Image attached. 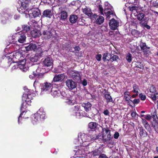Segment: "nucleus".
Returning <instances> with one entry per match:
<instances>
[{
	"instance_id": "nucleus-1",
	"label": "nucleus",
	"mask_w": 158,
	"mask_h": 158,
	"mask_svg": "<svg viewBox=\"0 0 158 158\" xmlns=\"http://www.w3.org/2000/svg\"><path fill=\"white\" fill-rule=\"evenodd\" d=\"M98 137L95 135L89 136L88 135L82 133H79L78 135L77 141L75 142V143L77 144H82L78 147V149L76 151V155L77 156L85 155L87 154L89 152H88V146L95 140L98 139ZM79 157H83V156H78Z\"/></svg>"
},
{
	"instance_id": "nucleus-2",
	"label": "nucleus",
	"mask_w": 158,
	"mask_h": 158,
	"mask_svg": "<svg viewBox=\"0 0 158 158\" xmlns=\"http://www.w3.org/2000/svg\"><path fill=\"white\" fill-rule=\"evenodd\" d=\"M21 2V5L18 9V11L21 14H28L29 11V1L28 0H22Z\"/></svg>"
},
{
	"instance_id": "nucleus-3",
	"label": "nucleus",
	"mask_w": 158,
	"mask_h": 158,
	"mask_svg": "<svg viewBox=\"0 0 158 158\" xmlns=\"http://www.w3.org/2000/svg\"><path fill=\"white\" fill-rule=\"evenodd\" d=\"M111 137L110 131L108 129H102V137L103 140L107 144L113 145L114 142L111 140Z\"/></svg>"
},
{
	"instance_id": "nucleus-4",
	"label": "nucleus",
	"mask_w": 158,
	"mask_h": 158,
	"mask_svg": "<svg viewBox=\"0 0 158 158\" xmlns=\"http://www.w3.org/2000/svg\"><path fill=\"white\" fill-rule=\"evenodd\" d=\"M43 70H44V69L41 67H38L35 71H33V74L37 78H44L45 73L43 72Z\"/></svg>"
},
{
	"instance_id": "nucleus-5",
	"label": "nucleus",
	"mask_w": 158,
	"mask_h": 158,
	"mask_svg": "<svg viewBox=\"0 0 158 158\" xmlns=\"http://www.w3.org/2000/svg\"><path fill=\"white\" fill-rule=\"evenodd\" d=\"M140 46L141 50L143 52L144 54H147L150 53V48L148 47L145 43L143 42L141 40L140 42L139 45Z\"/></svg>"
},
{
	"instance_id": "nucleus-6",
	"label": "nucleus",
	"mask_w": 158,
	"mask_h": 158,
	"mask_svg": "<svg viewBox=\"0 0 158 158\" xmlns=\"http://www.w3.org/2000/svg\"><path fill=\"white\" fill-rule=\"evenodd\" d=\"M15 38L19 43H23L26 38L25 34L22 32H18L16 34Z\"/></svg>"
},
{
	"instance_id": "nucleus-7",
	"label": "nucleus",
	"mask_w": 158,
	"mask_h": 158,
	"mask_svg": "<svg viewBox=\"0 0 158 158\" xmlns=\"http://www.w3.org/2000/svg\"><path fill=\"white\" fill-rule=\"evenodd\" d=\"M134 14L137 20L140 21V24L141 23H143L147 20V18L145 17V14L143 13L140 12H136L134 13Z\"/></svg>"
},
{
	"instance_id": "nucleus-8",
	"label": "nucleus",
	"mask_w": 158,
	"mask_h": 158,
	"mask_svg": "<svg viewBox=\"0 0 158 158\" xmlns=\"http://www.w3.org/2000/svg\"><path fill=\"white\" fill-rule=\"evenodd\" d=\"M51 30V29L48 28L47 30H44L42 31L41 35H43V37L45 40H48L52 37V34Z\"/></svg>"
},
{
	"instance_id": "nucleus-9",
	"label": "nucleus",
	"mask_w": 158,
	"mask_h": 158,
	"mask_svg": "<svg viewBox=\"0 0 158 158\" xmlns=\"http://www.w3.org/2000/svg\"><path fill=\"white\" fill-rule=\"evenodd\" d=\"M52 85L50 83L48 82L43 83V86L41 88L42 92H48L49 93L52 90Z\"/></svg>"
},
{
	"instance_id": "nucleus-10",
	"label": "nucleus",
	"mask_w": 158,
	"mask_h": 158,
	"mask_svg": "<svg viewBox=\"0 0 158 158\" xmlns=\"http://www.w3.org/2000/svg\"><path fill=\"white\" fill-rule=\"evenodd\" d=\"M65 83L67 86L71 90L75 88L77 86V83L71 79H68L66 81Z\"/></svg>"
},
{
	"instance_id": "nucleus-11",
	"label": "nucleus",
	"mask_w": 158,
	"mask_h": 158,
	"mask_svg": "<svg viewBox=\"0 0 158 158\" xmlns=\"http://www.w3.org/2000/svg\"><path fill=\"white\" fill-rule=\"evenodd\" d=\"M119 23L114 19L112 18L109 23V26L111 29L115 30L119 26Z\"/></svg>"
},
{
	"instance_id": "nucleus-12",
	"label": "nucleus",
	"mask_w": 158,
	"mask_h": 158,
	"mask_svg": "<svg viewBox=\"0 0 158 158\" xmlns=\"http://www.w3.org/2000/svg\"><path fill=\"white\" fill-rule=\"evenodd\" d=\"M44 65L47 67L52 66L53 64V61L50 57H47L43 61Z\"/></svg>"
},
{
	"instance_id": "nucleus-13",
	"label": "nucleus",
	"mask_w": 158,
	"mask_h": 158,
	"mask_svg": "<svg viewBox=\"0 0 158 158\" xmlns=\"http://www.w3.org/2000/svg\"><path fill=\"white\" fill-rule=\"evenodd\" d=\"M65 77L64 73L55 75L53 79V81L54 82H62L65 79Z\"/></svg>"
},
{
	"instance_id": "nucleus-14",
	"label": "nucleus",
	"mask_w": 158,
	"mask_h": 158,
	"mask_svg": "<svg viewBox=\"0 0 158 158\" xmlns=\"http://www.w3.org/2000/svg\"><path fill=\"white\" fill-rule=\"evenodd\" d=\"M53 15V13L51 10L49 9H46L44 11L41 15L42 18H48L51 19Z\"/></svg>"
},
{
	"instance_id": "nucleus-15",
	"label": "nucleus",
	"mask_w": 158,
	"mask_h": 158,
	"mask_svg": "<svg viewBox=\"0 0 158 158\" xmlns=\"http://www.w3.org/2000/svg\"><path fill=\"white\" fill-rule=\"evenodd\" d=\"M104 13L106 16V19H109L110 17V15H115L116 16L114 11L111 9L105 8L104 10Z\"/></svg>"
},
{
	"instance_id": "nucleus-16",
	"label": "nucleus",
	"mask_w": 158,
	"mask_h": 158,
	"mask_svg": "<svg viewBox=\"0 0 158 158\" xmlns=\"http://www.w3.org/2000/svg\"><path fill=\"white\" fill-rule=\"evenodd\" d=\"M72 76L73 79L77 82L80 81L81 80L80 74L77 71V72H74L72 73Z\"/></svg>"
},
{
	"instance_id": "nucleus-17",
	"label": "nucleus",
	"mask_w": 158,
	"mask_h": 158,
	"mask_svg": "<svg viewBox=\"0 0 158 158\" xmlns=\"http://www.w3.org/2000/svg\"><path fill=\"white\" fill-rule=\"evenodd\" d=\"M31 36L34 38L39 37L41 35L40 31L37 29L31 31Z\"/></svg>"
},
{
	"instance_id": "nucleus-18",
	"label": "nucleus",
	"mask_w": 158,
	"mask_h": 158,
	"mask_svg": "<svg viewBox=\"0 0 158 158\" xmlns=\"http://www.w3.org/2000/svg\"><path fill=\"white\" fill-rule=\"evenodd\" d=\"M35 51L36 52L35 54L39 59L44 56V53L45 52V51L42 50V48L41 47L37 48Z\"/></svg>"
},
{
	"instance_id": "nucleus-19",
	"label": "nucleus",
	"mask_w": 158,
	"mask_h": 158,
	"mask_svg": "<svg viewBox=\"0 0 158 158\" xmlns=\"http://www.w3.org/2000/svg\"><path fill=\"white\" fill-rule=\"evenodd\" d=\"M104 90L106 91L107 93H104V95L105 98L106 100V102L107 103H108L110 102H113V99L107 91H106V89H104Z\"/></svg>"
},
{
	"instance_id": "nucleus-20",
	"label": "nucleus",
	"mask_w": 158,
	"mask_h": 158,
	"mask_svg": "<svg viewBox=\"0 0 158 158\" xmlns=\"http://www.w3.org/2000/svg\"><path fill=\"white\" fill-rule=\"evenodd\" d=\"M81 106L84 108L85 111L88 112L91 110L92 105L89 102H88L86 103H83Z\"/></svg>"
},
{
	"instance_id": "nucleus-21",
	"label": "nucleus",
	"mask_w": 158,
	"mask_h": 158,
	"mask_svg": "<svg viewBox=\"0 0 158 158\" xmlns=\"http://www.w3.org/2000/svg\"><path fill=\"white\" fill-rule=\"evenodd\" d=\"M25 48L26 51H35L37 48V46L35 44L31 43L27 46H26Z\"/></svg>"
},
{
	"instance_id": "nucleus-22",
	"label": "nucleus",
	"mask_w": 158,
	"mask_h": 158,
	"mask_svg": "<svg viewBox=\"0 0 158 158\" xmlns=\"http://www.w3.org/2000/svg\"><path fill=\"white\" fill-rule=\"evenodd\" d=\"M73 45L71 43L69 44L68 43H65L62 45V48L63 50H69L71 52V51L72 50Z\"/></svg>"
},
{
	"instance_id": "nucleus-23",
	"label": "nucleus",
	"mask_w": 158,
	"mask_h": 158,
	"mask_svg": "<svg viewBox=\"0 0 158 158\" xmlns=\"http://www.w3.org/2000/svg\"><path fill=\"white\" fill-rule=\"evenodd\" d=\"M32 14L34 18L40 17V16H41L40 10L38 8L33 10Z\"/></svg>"
},
{
	"instance_id": "nucleus-24",
	"label": "nucleus",
	"mask_w": 158,
	"mask_h": 158,
	"mask_svg": "<svg viewBox=\"0 0 158 158\" xmlns=\"http://www.w3.org/2000/svg\"><path fill=\"white\" fill-rule=\"evenodd\" d=\"M89 128H99L101 127L96 122H91L88 124Z\"/></svg>"
},
{
	"instance_id": "nucleus-25",
	"label": "nucleus",
	"mask_w": 158,
	"mask_h": 158,
	"mask_svg": "<svg viewBox=\"0 0 158 158\" xmlns=\"http://www.w3.org/2000/svg\"><path fill=\"white\" fill-rule=\"evenodd\" d=\"M39 59V58L35 54L31 55L29 57V60L32 62H36Z\"/></svg>"
},
{
	"instance_id": "nucleus-26",
	"label": "nucleus",
	"mask_w": 158,
	"mask_h": 158,
	"mask_svg": "<svg viewBox=\"0 0 158 158\" xmlns=\"http://www.w3.org/2000/svg\"><path fill=\"white\" fill-rule=\"evenodd\" d=\"M108 56L111 57L112 55L111 54H109L108 53H105L103 54L102 60L104 62H105L106 61H109L110 60V58L108 57Z\"/></svg>"
},
{
	"instance_id": "nucleus-27",
	"label": "nucleus",
	"mask_w": 158,
	"mask_h": 158,
	"mask_svg": "<svg viewBox=\"0 0 158 158\" xmlns=\"http://www.w3.org/2000/svg\"><path fill=\"white\" fill-rule=\"evenodd\" d=\"M82 11L85 14L88 15L89 17H91L92 14L91 10L87 8L83 9Z\"/></svg>"
},
{
	"instance_id": "nucleus-28",
	"label": "nucleus",
	"mask_w": 158,
	"mask_h": 158,
	"mask_svg": "<svg viewBox=\"0 0 158 158\" xmlns=\"http://www.w3.org/2000/svg\"><path fill=\"white\" fill-rule=\"evenodd\" d=\"M77 15H70L69 18V20L71 23H74L77 21Z\"/></svg>"
},
{
	"instance_id": "nucleus-29",
	"label": "nucleus",
	"mask_w": 158,
	"mask_h": 158,
	"mask_svg": "<svg viewBox=\"0 0 158 158\" xmlns=\"http://www.w3.org/2000/svg\"><path fill=\"white\" fill-rule=\"evenodd\" d=\"M51 95L54 98H57L60 96L61 92L59 90H54V91H51Z\"/></svg>"
},
{
	"instance_id": "nucleus-30",
	"label": "nucleus",
	"mask_w": 158,
	"mask_h": 158,
	"mask_svg": "<svg viewBox=\"0 0 158 158\" xmlns=\"http://www.w3.org/2000/svg\"><path fill=\"white\" fill-rule=\"evenodd\" d=\"M104 21V19L103 16H100L97 19L96 21V23L97 24L100 25Z\"/></svg>"
},
{
	"instance_id": "nucleus-31",
	"label": "nucleus",
	"mask_w": 158,
	"mask_h": 158,
	"mask_svg": "<svg viewBox=\"0 0 158 158\" xmlns=\"http://www.w3.org/2000/svg\"><path fill=\"white\" fill-rule=\"evenodd\" d=\"M68 16L67 13L64 11H62L60 13V18L63 20H65Z\"/></svg>"
},
{
	"instance_id": "nucleus-32",
	"label": "nucleus",
	"mask_w": 158,
	"mask_h": 158,
	"mask_svg": "<svg viewBox=\"0 0 158 158\" xmlns=\"http://www.w3.org/2000/svg\"><path fill=\"white\" fill-rule=\"evenodd\" d=\"M132 88L133 90L132 91L133 93H138V91L139 90V87L136 84H134L133 85Z\"/></svg>"
},
{
	"instance_id": "nucleus-33",
	"label": "nucleus",
	"mask_w": 158,
	"mask_h": 158,
	"mask_svg": "<svg viewBox=\"0 0 158 158\" xmlns=\"http://www.w3.org/2000/svg\"><path fill=\"white\" fill-rule=\"evenodd\" d=\"M72 47V50L70 52L74 53H78L81 50V48L79 46H76L74 47L73 45Z\"/></svg>"
},
{
	"instance_id": "nucleus-34",
	"label": "nucleus",
	"mask_w": 158,
	"mask_h": 158,
	"mask_svg": "<svg viewBox=\"0 0 158 158\" xmlns=\"http://www.w3.org/2000/svg\"><path fill=\"white\" fill-rule=\"evenodd\" d=\"M129 10L130 11H131L133 13L137 12V10H138V7L132 6H130L128 7Z\"/></svg>"
},
{
	"instance_id": "nucleus-35",
	"label": "nucleus",
	"mask_w": 158,
	"mask_h": 158,
	"mask_svg": "<svg viewBox=\"0 0 158 158\" xmlns=\"http://www.w3.org/2000/svg\"><path fill=\"white\" fill-rule=\"evenodd\" d=\"M126 58L128 62L131 63L132 60V55L130 53H127L126 55Z\"/></svg>"
},
{
	"instance_id": "nucleus-36",
	"label": "nucleus",
	"mask_w": 158,
	"mask_h": 158,
	"mask_svg": "<svg viewBox=\"0 0 158 158\" xmlns=\"http://www.w3.org/2000/svg\"><path fill=\"white\" fill-rule=\"evenodd\" d=\"M148 20L147 19L146 21L143 22V23H141V24H140L141 26H143L146 27L148 29H149L150 28V27L148 25Z\"/></svg>"
},
{
	"instance_id": "nucleus-37",
	"label": "nucleus",
	"mask_w": 158,
	"mask_h": 158,
	"mask_svg": "<svg viewBox=\"0 0 158 158\" xmlns=\"http://www.w3.org/2000/svg\"><path fill=\"white\" fill-rule=\"evenodd\" d=\"M142 122L143 124V125L144 127L146 128H148L150 127V125L149 124L148 122H147L146 120L145 119H142Z\"/></svg>"
},
{
	"instance_id": "nucleus-38",
	"label": "nucleus",
	"mask_w": 158,
	"mask_h": 158,
	"mask_svg": "<svg viewBox=\"0 0 158 158\" xmlns=\"http://www.w3.org/2000/svg\"><path fill=\"white\" fill-rule=\"evenodd\" d=\"M119 56L116 55H114L111 56L110 58V60L111 62H113L114 61H117L118 60H119Z\"/></svg>"
},
{
	"instance_id": "nucleus-39",
	"label": "nucleus",
	"mask_w": 158,
	"mask_h": 158,
	"mask_svg": "<svg viewBox=\"0 0 158 158\" xmlns=\"http://www.w3.org/2000/svg\"><path fill=\"white\" fill-rule=\"evenodd\" d=\"M22 28L23 30L25 32L29 31L30 30V27L27 25H22Z\"/></svg>"
},
{
	"instance_id": "nucleus-40",
	"label": "nucleus",
	"mask_w": 158,
	"mask_h": 158,
	"mask_svg": "<svg viewBox=\"0 0 158 158\" xmlns=\"http://www.w3.org/2000/svg\"><path fill=\"white\" fill-rule=\"evenodd\" d=\"M139 134L140 136L144 137L146 136L147 133L144 129H140Z\"/></svg>"
},
{
	"instance_id": "nucleus-41",
	"label": "nucleus",
	"mask_w": 158,
	"mask_h": 158,
	"mask_svg": "<svg viewBox=\"0 0 158 158\" xmlns=\"http://www.w3.org/2000/svg\"><path fill=\"white\" fill-rule=\"evenodd\" d=\"M152 117L153 118V120H158V118L157 116V111L156 110L152 113Z\"/></svg>"
},
{
	"instance_id": "nucleus-42",
	"label": "nucleus",
	"mask_w": 158,
	"mask_h": 158,
	"mask_svg": "<svg viewBox=\"0 0 158 158\" xmlns=\"http://www.w3.org/2000/svg\"><path fill=\"white\" fill-rule=\"evenodd\" d=\"M139 33L140 32L139 31L135 29L132 30L131 31L132 34L135 37L139 35Z\"/></svg>"
},
{
	"instance_id": "nucleus-43",
	"label": "nucleus",
	"mask_w": 158,
	"mask_h": 158,
	"mask_svg": "<svg viewBox=\"0 0 158 158\" xmlns=\"http://www.w3.org/2000/svg\"><path fill=\"white\" fill-rule=\"evenodd\" d=\"M135 67L140 69H142L143 68V64L140 62H137L135 64Z\"/></svg>"
},
{
	"instance_id": "nucleus-44",
	"label": "nucleus",
	"mask_w": 158,
	"mask_h": 158,
	"mask_svg": "<svg viewBox=\"0 0 158 158\" xmlns=\"http://www.w3.org/2000/svg\"><path fill=\"white\" fill-rule=\"evenodd\" d=\"M158 120H153V122L152 123V126L154 128H158Z\"/></svg>"
},
{
	"instance_id": "nucleus-45",
	"label": "nucleus",
	"mask_w": 158,
	"mask_h": 158,
	"mask_svg": "<svg viewBox=\"0 0 158 158\" xmlns=\"http://www.w3.org/2000/svg\"><path fill=\"white\" fill-rule=\"evenodd\" d=\"M151 97L153 101H156L157 99H158V93H155L154 94L151 95Z\"/></svg>"
},
{
	"instance_id": "nucleus-46",
	"label": "nucleus",
	"mask_w": 158,
	"mask_h": 158,
	"mask_svg": "<svg viewBox=\"0 0 158 158\" xmlns=\"http://www.w3.org/2000/svg\"><path fill=\"white\" fill-rule=\"evenodd\" d=\"M35 96V94L33 92H32L31 93H29L27 94V97L30 98V99H31L32 100L33 99V97H34Z\"/></svg>"
},
{
	"instance_id": "nucleus-47",
	"label": "nucleus",
	"mask_w": 158,
	"mask_h": 158,
	"mask_svg": "<svg viewBox=\"0 0 158 158\" xmlns=\"http://www.w3.org/2000/svg\"><path fill=\"white\" fill-rule=\"evenodd\" d=\"M127 2L130 4H136L138 0H126Z\"/></svg>"
},
{
	"instance_id": "nucleus-48",
	"label": "nucleus",
	"mask_w": 158,
	"mask_h": 158,
	"mask_svg": "<svg viewBox=\"0 0 158 158\" xmlns=\"http://www.w3.org/2000/svg\"><path fill=\"white\" fill-rule=\"evenodd\" d=\"M139 97L140 98L141 100L142 101L145 100L146 98L145 95H143L142 93L139 94Z\"/></svg>"
},
{
	"instance_id": "nucleus-49",
	"label": "nucleus",
	"mask_w": 158,
	"mask_h": 158,
	"mask_svg": "<svg viewBox=\"0 0 158 158\" xmlns=\"http://www.w3.org/2000/svg\"><path fill=\"white\" fill-rule=\"evenodd\" d=\"M18 65L19 66L18 67H19L20 69L24 68V67L25 66V62L23 61L21 62L20 64Z\"/></svg>"
},
{
	"instance_id": "nucleus-50",
	"label": "nucleus",
	"mask_w": 158,
	"mask_h": 158,
	"mask_svg": "<svg viewBox=\"0 0 158 158\" xmlns=\"http://www.w3.org/2000/svg\"><path fill=\"white\" fill-rule=\"evenodd\" d=\"M8 18L7 17H2V18L1 21L2 23L4 24L6 23L7 20H8Z\"/></svg>"
},
{
	"instance_id": "nucleus-51",
	"label": "nucleus",
	"mask_w": 158,
	"mask_h": 158,
	"mask_svg": "<svg viewBox=\"0 0 158 158\" xmlns=\"http://www.w3.org/2000/svg\"><path fill=\"white\" fill-rule=\"evenodd\" d=\"M37 23L35 20L34 19H31V20L30 21H29L28 22V23L30 25H34V24H36Z\"/></svg>"
},
{
	"instance_id": "nucleus-52",
	"label": "nucleus",
	"mask_w": 158,
	"mask_h": 158,
	"mask_svg": "<svg viewBox=\"0 0 158 158\" xmlns=\"http://www.w3.org/2000/svg\"><path fill=\"white\" fill-rule=\"evenodd\" d=\"M24 113V111H23L22 113H21L19 116L18 117V122L19 124L20 123H21V120H22V116L23 114Z\"/></svg>"
},
{
	"instance_id": "nucleus-53",
	"label": "nucleus",
	"mask_w": 158,
	"mask_h": 158,
	"mask_svg": "<svg viewBox=\"0 0 158 158\" xmlns=\"http://www.w3.org/2000/svg\"><path fill=\"white\" fill-rule=\"evenodd\" d=\"M99 10L100 11V13L102 15H103V9L101 5L100 4L98 6Z\"/></svg>"
},
{
	"instance_id": "nucleus-54",
	"label": "nucleus",
	"mask_w": 158,
	"mask_h": 158,
	"mask_svg": "<svg viewBox=\"0 0 158 158\" xmlns=\"http://www.w3.org/2000/svg\"><path fill=\"white\" fill-rule=\"evenodd\" d=\"M102 55L100 54H98L96 56L95 58L98 61H100L101 60Z\"/></svg>"
},
{
	"instance_id": "nucleus-55",
	"label": "nucleus",
	"mask_w": 158,
	"mask_h": 158,
	"mask_svg": "<svg viewBox=\"0 0 158 158\" xmlns=\"http://www.w3.org/2000/svg\"><path fill=\"white\" fill-rule=\"evenodd\" d=\"M72 109L73 110L75 111H77L79 110L80 109V107L78 105H77L74 106Z\"/></svg>"
},
{
	"instance_id": "nucleus-56",
	"label": "nucleus",
	"mask_w": 158,
	"mask_h": 158,
	"mask_svg": "<svg viewBox=\"0 0 158 158\" xmlns=\"http://www.w3.org/2000/svg\"><path fill=\"white\" fill-rule=\"evenodd\" d=\"M40 115L39 114H37L35 115L34 116V119H33L35 122H36L39 120V119H40L39 118Z\"/></svg>"
},
{
	"instance_id": "nucleus-57",
	"label": "nucleus",
	"mask_w": 158,
	"mask_h": 158,
	"mask_svg": "<svg viewBox=\"0 0 158 158\" xmlns=\"http://www.w3.org/2000/svg\"><path fill=\"white\" fill-rule=\"evenodd\" d=\"M150 91L152 93H154L156 91L155 87L153 86H151L150 89Z\"/></svg>"
},
{
	"instance_id": "nucleus-58",
	"label": "nucleus",
	"mask_w": 158,
	"mask_h": 158,
	"mask_svg": "<svg viewBox=\"0 0 158 158\" xmlns=\"http://www.w3.org/2000/svg\"><path fill=\"white\" fill-rule=\"evenodd\" d=\"M31 100L32 99H30V98L27 97L26 100H25V102L27 104H28V105H30V103L31 102Z\"/></svg>"
},
{
	"instance_id": "nucleus-59",
	"label": "nucleus",
	"mask_w": 158,
	"mask_h": 158,
	"mask_svg": "<svg viewBox=\"0 0 158 158\" xmlns=\"http://www.w3.org/2000/svg\"><path fill=\"white\" fill-rule=\"evenodd\" d=\"M133 103L134 104H138L140 102V100L139 99H134L133 101H132Z\"/></svg>"
},
{
	"instance_id": "nucleus-60",
	"label": "nucleus",
	"mask_w": 158,
	"mask_h": 158,
	"mask_svg": "<svg viewBox=\"0 0 158 158\" xmlns=\"http://www.w3.org/2000/svg\"><path fill=\"white\" fill-rule=\"evenodd\" d=\"M104 114L106 115L109 116L110 115V112L107 109L105 110L103 112Z\"/></svg>"
},
{
	"instance_id": "nucleus-61",
	"label": "nucleus",
	"mask_w": 158,
	"mask_h": 158,
	"mask_svg": "<svg viewBox=\"0 0 158 158\" xmlns=\"http://www.w3.org/2000/svg\"><path fill=\"white\" fill-rule=\"evenodd\" d=\"M136 115H137V116L138 115V114L136 112H133L131 113V116L132 118H135V117Z\"/></svg>"
},
{
	"instance_id": "nucleus-62",
	"label": "nucleus",
	"mask_w": 158,
	"mask_h": 158,
	"mask_svg": "<svg viewBox=\"0 0 158 158\" xmlns=\"http://www.w3.org/2000/svg\"><path fill=\"white\" fill-rule=\"evenodd\" d=\"M39 79H36L34 81L33 84V85L34 87H36V86L39 83Z\"/></svg>"
},
{
	"instance_id": "nucleus-63",
	"label": "nucleus",
	"mask_w": 158,
	"mask_h": 158,
	"mask_svg": "<svg viewBox=\"0 0 158 158\" xmlns=\"http://www.w3.org/2000/svg\"><path fill=\"white\" fill-rule=\"evenodd\" d=\"M119 136V133L118 132H116L114 135V138L115 139H117L118 138Z\"/></svg>"
},
{
	"instance_id": "nucleus-64",
	"label": "nucleus",
	"mask_w": 158,
	"mask_h": 158,
	"mask_svg": "<svg viewBox=\"0 0 158 158\" xmlns=\"http://www.w3.org/2000/svg\"><path fill=\"white\" fill-rule=\"evenodd\" d=\"M99 158H108L106 155L104 154H102L100 155Z\"/></svg>"
}]
</instances>
